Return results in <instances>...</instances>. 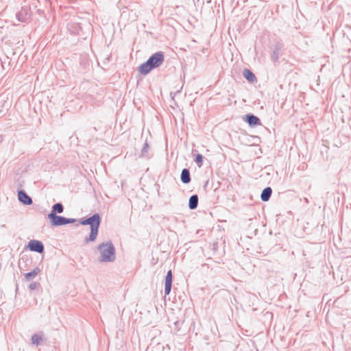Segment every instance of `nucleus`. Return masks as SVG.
Segmentation results:
<instances>
[{
    "instance_id": "nucleus-6",
    "label": "nucleus",
    "mask_w": 351,
    "mask_h": 351,
    "mask_svg": "<svg viewBox=\"0 0 351 351\" xmlns=\"http://www.w3.org/2000/svg\"><path fill=\"white\" fill-rule=\"evenodd\" d=\"M171 283H172V273L171 271L169 270L167 272V274L165 278V295H169L171 289Z\"/></svg>"
},
{
    "instance_id": "nucleus-4",
    "label": "nucleus",
    "mask_w": 351,
    "mask_h": 351,
    "mask_svg": "<svg viewBox=\"0 0 351 351\" xmlns=\"http://www.w3.org/2000/svg\"><path fill=\"white\" fill-rule=\"evenodd\" d=\"M48 218L51 220L52 226H57L61 225H65L70 223V220L63 217L57 216L53 213H51L48 215Z\"/></svg>"
},
{
    "instance_id": "nucleus-3",
    "label": "nucleus",
    "mask_w": 351,
    "mask_h": 351,
    "mask_svg": "<svg viewBox=\"0 0 351 351\" xmlns=\"http://www.w3.org/2000/svg\"><path fill=\"white\" fill-rule=\"evenodd\" d=\"M99 250L101 254V261H112L114 258V249L113 245L110 243H103L99 246Z\"/></svg>"
},
{
    "instance_id": "nucleus-2",
    "label": "nucleus",
    "mask_w": 351,
    "mask_h": 351,
    "mask_svg": "<svg viewBox=\"0 0 351 351\" xmlns=\"http://www.w3.org/2000/svg\"><path fill=\"white\" fill-rule=\"evenodd\" d=\"M84 225H90V234L89 238L86 240V242L88 241H94L96 239L98 229L100 224V217L98 214H95L91 217L86 219L85 221L82 222Z\"/></svg>"
},
{
    "instance_id": "nucleus-13",
    "label": "nucleus",
    "mask_w": 351,
    "mask_h": 351,
    "mask_svg": "<svg viewBox=\"0 0 351 351\" xmlns=\"http://www.w3.org/2000/svg\"><path fill=\"white\" fill-rule=\"evenodd\" d=\"M39 271H40L39 269L35 268L33 271H32L29 273H27L25 275V279L27 280H30L34 278L38 275Z\"/></svg>"
},
{
    "instance_id": "nucleus-1",
    "label": "nucleus",
    "mask_w": 351,
    "mask_h": 351,
    "mask_svg": "<svg viewBox=\"0 0 351 351\" xmlns=\"http://www.w3.org/2000/svg\"><path fill=\"white\" fill-rule=\"evenodd\" d=\"M164 61V56L162 52H157L153 54L145 62L138 67L140 73L146 75L152 69L162 64Z\"/></svg>"
},
{
    "instance_id": "nucleus-9",
    "label": "nucleus",
    "mask_w": 351,
    "mask_h": 351,
    "mask_svg": "<svg viewBox=\"0 0 351 351\" xmlns=\"http://www.w3.org/2000/svg\"><path fill=\"white\" fill-rule=\"evenodd\" d=\"M272 191L270 187L265 188L261 193V199L264 202H267L270 198Z\"/></svg>"
},
{
    "instance_id": "nucleus-12",
    "label": "nucleus",
    "mask_w": 351,
    "mask_h": 351,
    "mask_svg": "<svg viewBox=\"0 0 351 351\" xmlns=\"http://www.w3.org/2000/svg\"><path fill=\"white\" fill-rule=\"evenodd\" d=\"M243 76L250 82H252L256 80V77H255L254 74L248 69H245L243 71Z\"/></svg>"
},
{
    "instance_id": "nucleus-8",
    "label": "nucleus",
    "mask_w": 351,
    "mask_h": 351,
    "mask_svg": "<svg viewBox=\"0 0 351 351\" xmlns=\"http://www.w3.org/2000/svg\"><path fill=\"white\" fill-rule=\"evenodd\" d=\"M246 119L250 125H256L261 124L260 119L254 115L247 114L246 115Z\"/></svg>"
},
{
    "instance_id": "nucleus-5",
    "label": "nucleus",
    "mask_w": 351,
    "mask_h": 351,
    "mask_svg": "<svg viewBox=\"0 0 351 351\" xmlns=\"http://www.w3.org/2000/svg\"><path fill=\"white\" fill-rule=\"evenodd\" d=\"M28 248L31 251L42 253L43 252L44 247L43 243L37 240H32L29 242Z\"/></svg>"
},
{
    "instance_id": "nucleus-16",
    "label": "nucleus",
    "mask_w": 351,
    "mask_h": 351,
    "mask_svg": "<svg viewBox=\"0 0 351 351\" xmlns=\"http://www.w3.org/2000/svg\"><path fill=\"white\" fill-rule=\"evenodd\" d=\"M203 157L201 154H197L195 158V162L197 163L199 167H201L202 165Z\"/></svg>"
},
{
    "instance_id": "nucleus-15",
    "label": "nucleus",
    "mask_w": 351,
    "mask_h": 351,
    "mask_svg": "<svg viewBox=\"0 0 351 351\" xmlns=\"http://www.w3.org/2000/svg\"><path fill=\"white\" fill-rule=\"evenodd\" d=\"M41 339V337L38 334H35L32 337V342L34 344L38 345L40 342Z\"/></svg>"
},
{
    "instance_id": "nucleus-10",
    "label": "nucleus",
    "mask_w": 351,
    "mask_h": 351,
    "mask_svg": "<svg viewBox=\"0 0 351 351\" xmlns=\"http://www.w3.org/2000/svg\"><path fill=\"white\" fill-rule=\"evenodd\" d=\"M181 180L182 182L184 184H187L190 182V173L188 169H184L181 173Z\"/></svg>"
},
{
    "instance_id": "nucleus-11",
    "label": "nucleus",
    "mask_w": 351,
    "mask_h": 351,
    "mask_svg": "<svg viewBox=\"0 0 351 351\" xmlns=\"http://www.w3.org/2000/svg\"><path fill=\"white\" fill-rule=\"evenodd\" d=\"M198 203V197L197 195H192L189 199V206L191 209H195Z\"/></svg>"
},
{
    "instance_id": "nucleus-14",
    "label": "nucleus",
    "mask_w": 351,
    "mask_h": 351,
    "mask_svg": "<svg viewBox=\"0 0 351 351\" xmlns=\"http://www.w3.org/2000/svg\"><path fill=\"white\" fill-rule=\"evenodd\" d=\"M63 211V206L61 204H56L53 205V210L51 211V213H62Z\"/></svg>"
},
{
    "instance_id": "nucleus-7",
    "label": "nucleus",
    "mask_w": 351,
    "mask_h": 351,
    "mask_svg": "<svg viewBox=\"0 0 351 351\" xmlns=\"http://www.w3.org/2000/svg\"><path fill=\"white\" fill-rule=\"evenodd\" d=\"M19 199L25 205L32 204V199L23 191H20L18 193Z\"/></svg>"
}]
</instances>
